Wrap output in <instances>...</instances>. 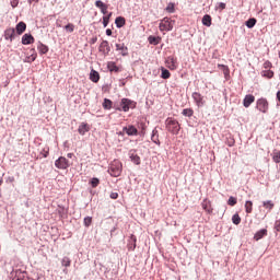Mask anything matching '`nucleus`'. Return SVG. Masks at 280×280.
<instances>
[{"label":"nucleus","instance_id":"obj_21","mask_svg":"<svg viewBox=\"0 0 280 280\" xmlns=\"http://www.w3.org/2000/svg\"><path fill=\"white\" fill-rule=\"evenodd\" d=\"M151 141H153V143L156 145H161V140H159V130L154 129L152 131Z\"/></svg>","mask_w":280,"mask_h":280},{"label":"nucleus","instance_id":"obj_54","mask_svg":"<svg viewBox=\"0 0 280 280\" xmlns=\"http://www.w3.org/2000/svg\"><path fill=\"white\" fill-rule=\"evenodd\" d=\"M67 156L68 159H73V153H68Z\"/></svg>","mask_w":280,"mask_h":280},{"label":"nucleus","instance_id":"obj_49","mask_svg":"<svg viewBox=\"0 0 280 280\" xmlns=\"http://www.w3.org/2000/svg\"><path fill=\"white\" fill-rule=\"evenodd\" d=\"M110 198H112V200H117V198H119V194H117V192H112V194H110Z\"/></svg>","mask_w":280,"mask_h":280},{"label":"nucleus","instance_id":"obj_39","mask_svg":"<svg viewBox=\"0 0 280 280\" xmlns=\"http://www.w3.org/2000/svg\"><path fill=\"white\" fill-rule=\"evenodd\" d=\"M232 222H233V224H240L241 222H242V218L240 217V214H234L233 217H232Z\"/></svg>","mask_w":280,"mask_h":280},{"label":"nucleus","instance_id":"obj_57","mask_svg":"<svg viewBox=\"0 0 280 280\" xmlns=\"http://www.w3.org/2000/svg\"><path fill=\"white\" fill-rule=\"evenodd\" d=\"M233 143H235V141H232L231 143H229L230 148L233 147Z\"/></svg>","mask_w":280,"mask_h":280},{"label":"nucleus","instance_id":"obj_41","mask_svg":"<svg viewBox=\"0 0 280 280\" xmlns=\"http://www.w3.org/2000/svg\"><path fill=\"white\" fill-rule=\"evenodd\" d=\"M14 279L15 280H25V272L16 271Z\"/></svg>","mask_w":280,"mask_h":280},{"label":"nucleus","instance_id":"obj_3","mask_svg":"<svg viewBox=\"0 0 280 280\" xmlns=\"http://www.w3.org/2000/svg\"><path fill=\"white\" fill-rule=\"evenodd\" d=\"M256 108L260 113H264V114L268 113V109H269L268 100H266V98H258L257 102H256Z\"/></svg>","mask_w":280,"mask_h":280},{"label":"nucleus","instance_id":"obj_18","mask_svg":"<svg viewBox=\"0 0 280 280\" xmlns=\"http://www.w3.org/2000/svg\"><path fill=\"white\" fill-rule=\"evenodd\" d=\"M15 30H16V34L21 36V34H23V32L27 30V24H25V22H19L15 26Z\"/></svg>","mask_w":280,"mask_h":280},{"label":"nucleus","instance_id":"obj_5","mask_svg":"<svg viewBox=\"0 0 280 280\" xmlns=\"http://www.w3.org/2000/svg\"><path fill=\"white\" fill-rule=\"evenodd\" d=\"M69 165V160L65 156H60L55 161V167H57V170H68Z\"/></svg>","mask_w":280,"mask_h":280},{"label":"nucleus","instance_id":"obj_13","mask_svg":"<svg viewBox=\"0 0 280 280\" xmlns=\"http://www.w3.org/2000/svg\"><path fill=\"white\" fill-rule=\"evenodd\" d=\"M254 102H255V96L253 94H247L243 100V106L245 108H248L250 104H253Z\"/></svg>","mask_w":280,"mask_h":280},{"label":"nucleus","instance_id":"obj_47","mask_svg":"<svg viewBox=\"0 0 280 280\" xmlns=\"http://www.w3.org/2000/svg\"><path fill=\"white\" fill-rule=\"evenodd\" d=\"M101 12L102 14H108V5L105 4V7L101 9Z\"/></svg>","mask_w":280,"mask_h":280},{"label":"nucleus","instance_id":"obj_24","mask_svg":"<svg viewBox=\"0 0 280 280\" xmlns=\"http://www.w3.org/2000/svg\"><path fill=\"white\" fill-rule=\"evenodd\" d=\"M202 25H205L206 27H211V15L209 14L203 15Z\"/></svg>","mask_w":280,"mask_h":280},{"label":"nucleus","instance_id":"obj_36","mask_svg":"<svg viewBox=\"0 0 280 280\" xmlns=\"http://www.w3.org/2000/svg\"><path fill=\"white\" fill-rule=\"evenodd\" d=\"M65 30H66V32H68L69 34H72V32L75 31V25H73V23H68V24L65 26Z\"/></svg>","mask_w":280,"mask_h":280},{"label":"nucleus","instance_id":"obj_15","mask_svg":"<svg viewBox=\"0 0 280 280\" xmlns=\"http://www.w3.org/2000/svg\"><path fill=\"white\" fill-rule=\"evenodd\" d=\"M116 50L120 56H128V47L125 44H116Z\"/></svg>","mask_w":280,"mask_h":280},{"label":"nucleus","instance_id":"obj_55","mask_svg":"<svg viewBox=\"0 0 280 280\" xmlns=\"http://www.w3.org/2000/svg\"><path fill=\"white\" fill-rule=\"evenodd\" d=\"M277 100H278V102H280V91H278V93H277Z\"/></svg>","mask_w":280,"mask_h":280},{"label":"nucleus","instance_id":"obj_37","mask_svg":"<svg viewBox=\"0 0 280 280\" xmlns=\"http://www.w3.org/2000/svg\"><path fill=\"white\" fill-rule=\"evenodd\" d=\"M245 211L246 213H253V201L245 202Z\"/></svg>","mask_w":280,"mask_h":280},{"label":"nucleus","instance_id":"obj_58","mask_svg":"<svg viewBox=\"0 0 280 280\" xmlns=\"http://www.w3.org/2000/svg\"><path fill=\"white\" fill-rule=\"evenodd\" d=\"M48 154H49V152H46V154L44 155V156H45V159H47Z\"/></svg>","mask_w":280,"mask_h":280},{"label":"nucleus","instance_id":"obj_34","mask_svg":"<svg viewBox=\"0 0 280 280\" xmlns=\"http://www.w3.org/2000/svg\"><path fill=\"white\" fill-rule=\"evenodd\" d=\"M37 49L39 51V54H47V51H49V47H47L46 45L44 44H39L37 46Z\"/></svg>","mask_w":280,"mask_h":280},{"label":"nucleus","instance_id":"obj_2","mask_svg":"<svg viewBox=\"0 0 280 280\" xmlns=\"http://www.w3.org/2000/svg\"><path fill=\"white\" fill-rule=\"evenodd\" d=\"M160 32H172L174 30V21L170 18H164L160 21Z\"/></svg>","mask_w":280,"mask_h":280},{"label":"nucleus","instance_id":"obj_50","mask_svg":"<svg viewBox=\"0 0 280 280\" xmlns=\"http://www.w3.org/2000/svg\"><path fill=\"white\" fill-rule=\"evenodd\" d=\"M219 9L226 10V3L220 2L219 3Z\"/></svg>","mask_w":280,"mask_h":280},{"label":"nucleus","instance_id":"obj_31","mask_svg":"<svg viewBox=\"0 0 280 280\" xmlns=\"http://www.w3.org/2000/svg\"><path fill=\"white\" fill-rule=\"evenodd\" d=\"M89 125L86 124H82L80 127H79V135H86V132H89Z\"/></svg>","mask_w":280,"mask_h":280},{"label":"nucleus","instance_id":"obj_25","mask_svg":"<svg viewBox=\"0 0 280 280\" xmlns=\"http://www.w3.org/2000/svg\"><path fill=\"white\" fill-rule=\"evenodd\" d=\"M116 27H124L126 25V19L122 16H118L115 20Z\"/></svg>","mask_w":280,"mask_h":280},{"label":"nucleus","instance_id":"obj_32","mask_svg":"<svg viewBox=\"0 0 280 280\" xmlns=\"http://www.w3.org/2000/svg\"><path fill=\"white\" fill-rule=\"evenodd\" d=\"M262 207L265 209H268L269 211H272V209H275V203L272 201H270V200L264 201L262 202Z\"/></svg>","mask_w":280,"mask_h":280},{"label":"nucleus","instance_id":"obj_51","mask_svg":"<svg viewBox=\"0 0 280 280\" xmlns=\"http://www.w3.org/2000/svg\"><path fill=\"white\" fill-rule=\"evenodd\" d=\"M106 34H107V36H113V31L110 28H107Z\"/></svg>","mask_w":280,"mask_h":280},{"label":"nucleus","instance_id":"obj_44","mask_svg":"<svg viewBox=\"0 0 280 280\" xmlns=\"http://www.w3.org/2000/svg\"><path fill=\"white\" fill-rule=\"evenodd\" d=\"M91 185L93 188L97 187V185H100V179L97 177L92 178Z\"/></svg>","mask_w":280,"mask_h":280},{"label":"nucleus","instance_id":"obj_14","mask_svg":"<svg viewBox=\"0 0 280 280\" xmlns=\"http://www.w3.org/2000/svg\"><path fill=\"white\" fill-rule=\"evenodd\" d=\"M201 207H202V210L206 211L207 213H209V214L213 213V208L211 207V201L205 199L201 202Z\"/></svg>","mask_w":280,"mask_h":280},{"label":"nucleus","instance_id":"obj_6","mask_svg":"<svg viewBox=\"0 0 280 280\" xmlns=\"http://www.w3.org/2000/svg\"><path fill=\"white\" fill-rule=\"evenodd\" d=\"M108 172L110 176H113L114 178L121 176V164L120 163L112 164Z\"/></svg>","mask_w":280,"mask_h":280},{"label":"nucleus","instance_id":"obj_4","mask_svg":"<svg viewBox=\"0 0 280 280\" xmlns=\"http://www.w3.org/2000/svg\"><path fill=\"white\" fill-rule=\"evenodd\" d=\"M165 65L171 71H176L178 69V59L174 56H170L166 58Z\"/></svg>","mask_w":280,"mask_h":280},{"label":"nucleus","instance_id":"obj_59","mask_svg":"<svg viewBox=\"0 0 280 280\" xmlns=\"http://www.w3.org/2000/svg\"><path fill=\"white\" fill-rule=\"evenodd\" d=\"M0 185H3V179H0Z\"/></svg>","mask_w":280,"mask_h":280},{"label":"nucleus","instance_id":"obj_46","mask_svg":"<svg viewBox=\"0 0 280 280\" xmlns=\"http://www.w3.org/2000/svg\"><path fill=\"white\" fill-rule=\"evenodd\" d=\"M264 69L265 70L272 69V63L270 61H265L264 62Z\"/></svg>","mask_w":280,"mask_h":280},{"label":"nucleus","instance_id":"obj_53","mask_svg":"<svg viewBox=\"0 0 280 280\" xmlns=\"http://www.w3.org/2000/svg\"><path fill=\"white\" fill-rule=\"evenodd\" d=\"M36 60V55H32L31 62H34Z\"/></svg>","mask_w":280,"mask_h":280},{"label":"nucleus","instance_id":"obj_19","mask_svg":"<svg viewBox=\"0 0 280 280\" xmlns=\"http://www.w3.org/2000/svg\"><path fill=\"white\" fill-rule=\"evenodd\" d=\"M90 80L91 82H94L95 84H97V82H100V72L92 69L90 72Z\"/></svg>","mask_w":280,"mask_h":280},{"label":"nucleus","instance_id":"obj_48","mask_svg":"<svg viewBox=\"0 0 280 280\" xmlns=\"http://www.w3.org/2000/svg\"><path fill=\"white\" fill-rule=\"evenodd\" d=\"M11 7L18 8L19 7V0H11Z\"/></svg>","mask_w":280,"mask_h":280},{"label":"nucleus","instance_id":"obj_30","mask_svg":"<svg viewBox=\"0 0 280 280\" xmlns=\"http://www.w3.org/2000/svg\"><path fill=\"white\" fill-rule=\"evenodd\" d=\"M171 77H172V73H170V70L162 68L161 78H163V80H170Z\"/></svg>","mask_w":280,"mask_h":280},{"label":"nucleus","instance_id":"obj_1","mask_svg":"<svg viewBox=\"0 0 280 280\" xmlns=\"http://www.w3.org/2000/svg\"><path fill=\"white\" fill-rule=\"evenodd\" d=\"M165 124L166 130L171 132V135H178L180 132V122L175 118H167Z\"/></svg>","mask_w":280,"mask_h":280},{"label":"nucleus","instance_id":"obj_26","mask_svg":"<svg viewBox=\"0 0 280 280\" xmlns=\"http://www.w3.org/2000/svg\"><path fill=\"white\" fill-rule=\"evenodd\" d=\"M103 108H105V110H110L113 108V101L105 98L103 102Z\"/></svg>","mask_w":280,"mask_h":280},{"label":"nucleus","instance_id":"obj_20","mask_svg":"<svg viewBox=\"0 0 280 280\" xmlns=\"http://www.w3.org/2000/svg\"><path fill=\"white\" fill-rule=\"evenodd\" d=\"M266 235H268V230L262 229V230L256 232V234L254 235V240L256 242H259V240H261L262 237H266Z\"/></svg>","mask_w":280,"mask_h":280},{"label":"nucleus","instance_id":"obj_10","mask_svg":"<svg viewBox=\"0 0 280 280\" xmlns=\"http://www.w3.org/2000/svg\"><path fill=\"white\" fill-rule=\"evenodd\" d=\"M122 130L126 132V135H128V137H135L139 133V130H137L132 125L124 127Z\"/></svg>","mask_w":280,"mask_h":280},{"label":"nucleus","instance_id":"obj_43","mask_svg":"<svg viewBox=\"0 0 280 280\" xmlns=\"http://www.w3.org/2000/svg\"><path fill=\"white\" fill-rule=\"evenodd\" d=\"M62 266H65L66 268H69V266H71V260L69 259V257H65L61 261Z\"/></svg>","mask_w":280,"mask_h":280},{"label":"nucleus","instance_id":"obj_12","mask_svg":"<svg viewBox=\"0 0 280 280\" xmlns=\"http://www.w3.org/2000/svg\"><path fill=\"white\" fill-rule=\"evenodd\" d=\"M15 34H16V31L14 28H7L4 31L5 40H10L12 43V40H14Z\"/></svg>","mask_w":280,"mask_h":280},{"label":"nucleus","instance_id":"obj_56","mask_svg":"<svg viewBox=\"0 0 280 280\" xmlns=\"http://www.w3.org/2000/svg\"><path fill=\"white\" fill-rule=\"evenodd\" d=\"M10 183H14V177H9Z\"/></svg>","mask_w":280,"mask_h":280},{"label":"nucleus","instance_id":"obj_29","mask_svg":"<svg viewBox=\"0 0 280 280\" xmlns=\"http://www.w3.org/2000/svg\"><path fill=\"white\" fill-rule=\"evenodd\" d=\"M245 24L250 30V28L255 27V25H257V20L255 18H252V19L247 20Z\"/></svg>","mask_w":280,"mask_h":280},{"label":"nucleus","instance_id":"obj_23","mask_svg":"<svg viewBox=\"0 0 280 280\" xmlns=\"http://www.w3.org/2000/svg\"><path fill=\"white\" fill-rule=\"evenodd\" d=\"M261 75L262 78H268L270 80L271 78H275V72L270 69H267L261 71Z\"/></svg>","mask_w":280,"mask_h":280},{"label":"nucleus","instance_id":"obj_52","mask_svg":"<svg viewBox=\"0 0 280 280\" xmlns=\"http://www.w3.org/2000/svg\"><path fill=\"white\" fill-rule=\"evenodd\" d=\"M38 1H39V0H28V3H30V5H32V3H34V2H35V3H38Z\"/></svg>","mask_w":280,"mask_h":280},{"label":"nucleus","instance_id":"obj_16","mask_svg":"<svg viewBox=\"0 0 280 280\" xmlns=\"http://www.w3.org/2000/svg\"><path fill=\"white\" fill-rule=\"evenodd\" d=\"M127 248L128 250H135L137 248V236L135 234H131Z\"/></svg>","mask_w":280,"mask_h":280},{"label":"nucleus","instance_id":"obj_22","mask_svg":"<svg viewBox=\"0 0 280 280\" xmlns=\"http://www.w3.org/2000/svg\"><path fill=\"white\" fill-rule=\"evenodd\" d=\"M107 69H108L110 72L114 71V73H118V72H119V67H117V65H116L114 61H109V62L107 63Z\"/></svg>","mask_w":280,"mask_h":280},{"label":"nucleus","instance_id":"obj_42","mask_svg":"<svg viewBox=\"0 0 280 280\" xmlns=\"http://www.w3.org/2000/svg\"><path fill=\"white\" fill-rule=\"evenodd\" d=\"M84 226H91V224L93 223V218H91V217H86V218H84Z\"/></svg>","mask_w":280,"mask_h":280},{"label":"nucleus","instance_id":"obj_35","mask_svg":"<svg viewBox=\"0 0 280 280\" xmlns=\"http://www.w3.org/2000/svg\"><path fill=\"white\" fill-rule=\"evenodd\" d=\"M165 10L168 12V14H174L176 12L175 4L172 2L168 3Z\"/></svg>","mask_w":280,"mask_h":280},{"label":"nucleus","instance_id":"obj_27","mask_svg":"<svg viewBox=\"0 0 280 280\" xmlns=\"http://www.w3.org/2000/svg\"><path fill=\"white\" fill-rule=\"evenodd\" d=\"M271 156H272V161L275 163H280V151L279 150H277V149L273 150Z\"/></svg>","mask_w":280,"mask_h":280},{"label":"nucleus","instance_id":"obj_28","mask_svg":"<svg viewBox=\"0 0 280 280\" xmlns=\"http://www.w3.org/2000/svg\"><path fill=\"white\" fill-rule=\"evenodd\" d=\"M148 40L150 45H159L161 43V37L149 36Z\"/></svg>","mask_w":280,"mask_h":280},{"label":"nucleus","instance_id":"obj_17","mask_svg":"<svg viewBox=\"0 0 280 280\" xmlns=\"http://www.w3.org/2000/svg\"><path fill=\"white\" fill-rule=\"evenodd\" d=\"M34 43V36L32 34H24L22 36V45H32Z\"/></svg>","mask_w":280,"mask_h":280},{"label":"nucleus","instance_id":"obj_11","mask_svg":"<svg viewBox=\"0 0 280 280\" xmlns=\"http://www.w3.org/2000/svg\"><path fill=\"white\" fill-rule=\"evenodd\" d=\"M129 158L131 159L132 163H135V165H141V158L137 154V151H129Z\"/></svg>","mask_w":280,"mask_h":280},{"label":"nucleus","instance_id":"obj_8","mask_svg":"<svg viewBox=\"0 0 280 280\" xmlns=\"http://www.w3.org/2000/svg\"><path fill=\"white\" fill-rule=\"evenodd\" d=\"M120 106H121V109L124 110V113H128L130 110V108L133 107L132 101H130L128 98H122L120 102Z\"/></svg>","mask_w":280,"mask_h":280},{"label":"nucleus","instance_id":"obj_33","mask_svg":"<svg viewBox=\"0 0 280 280\" xmlns=\"http://www.w3.org/2000/svg\"><path fill=\"white\" fill-rule=\"evenodd\" d=\"M182 115H184V117H194V109L185 108L183 109Z\"/></svg>","mask_w":280,"mask_h":280},{"label":"nucleus","instance_id":"obj_7","mask_svg":"<svg viewBox=\"0 0 280 280\" xmlns=\"http://www.w3.org/2000/svg\"><path fill=\"white\" fill-rule=\"evenodd\" d=\"M98 50L104 56H108V54H110V45L108 44V40H103L98 47Z\"/></svg>","mask_w":280,"mask_h":280},{"label":"nucleus","instance_id":"obj_40","mask_svg":"<svg viewBox=\"0 0 280 280\" xmlns=\"http://www.w3.org/2000/svg\"><path fill=\"white\" fill-rule=\"evenodd\" d=\"M228 205L230 207H235V205H237V198L235 197H230L229 200H228Z\"/></svg>","mask_w":280,"mask_h":280},{"label":"nucleus","instance_id":"obj_9","mask_svg":"<svg viewBox=\"0 0 280 280\" xmlns=\"http://www.w3.org/2000/svg\"><path fill=\"white\" fill-rule=\"evenodd\" d=\"M192 100L197 106H205V98L202 97L201 93L195 92L192 93Z\"/></svg>","mask_w":280,"mask_h":280},{"label":"nucleus","instance_id":"obj_45","mask_svg":"<svg viewBox=\"0 0 280 280\" xmlns=\"http://www.w3.org/2000/svg\"><path fill=\"white\" fill-rule=\"evenodd\" d=\"M95 5L102 10L106 4L102 2V0H96Z\"/></svg>","mask_w":280,"mask_h":280},{"label":"nucleus","instance_id":"obj_38","mask_svg":"<svg viewBox=\"0 0 280 280\" xmlns=\"http://www.w3.org/2000/svg\"><path fill=\"white\" fill-rule=\"evenodd\" d=\"M110 16H113V13H109L108 15L103 16V25H104V27H108V23L110 21Z\"/></svg>","mask_w":280,"mask_h":280}]
</instances>
